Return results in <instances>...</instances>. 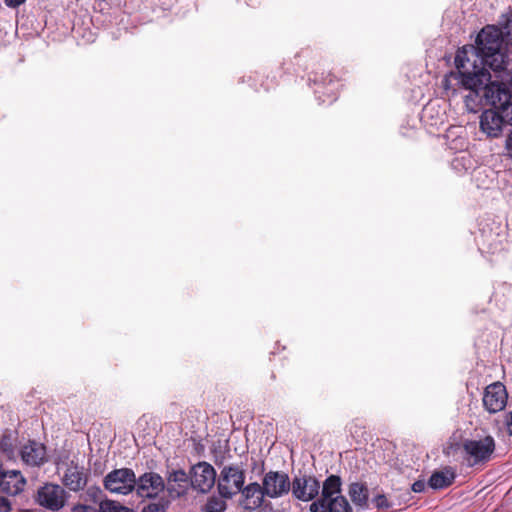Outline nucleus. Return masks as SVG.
<instances>
[{"instance_id":"4468645a","label":"nucleus","mask_w":512,"mask_h":512,"mask_svg":"<svg viewBox=\"0 0 512 512\" xmlns=\"http://www.w3.org/2000/svg\"><path fill=\"white\" fill-rule=\"evenodd\" d=\"M310 512H353L352 506L342 494L324 502H312Z\"/></svg>"},{"instance_id":"f704fd0d","label":"nucleus","mask_w":512,"mask_h":512,"mask_svg":"<svg viewBox=\"0 0 512 512\" xmlns=\"http://www.w3.org/2000/svg\"><path fill=\"white\" fill-rule=\"evenodd\" d=\"M434 109V105L432 103H429L424 107L423 113L424 117H427Z\"/></svg>"},{"instance_id":"473e14b6","label":"nucleus","mask_w":512,"mask_h":512,"mask_svg":"<svg viewBox=\"0 0 512 512\" xmlns=\"http://www.w3.org/2000/svg\"><path fill=\"white\" fill-rule=\"evenodd\" d=\"M26 0H4L5 5L9 8H16L23 4Z\"/></svg>"},{"instance_id":"6ab92c4d","label":"nucleus","mask_w":512,"mask_h":512,"mask_svg":"<svg viewBox=\"0 0 512 512\" xmlns=\"http://www.w3.org/2000/svg\"><path fill=\"white\" fill-rule=\"evenodd\" d=\"M455 479V472L452 468L446 467L443 470L435 471L429 478L428 485L433 489H443L450 486Z\"/></svg>"},{"instance_id":"4be33fe9","label":"nucleus","mask_w":512,"mask_h":512,"mask_svg":"<svg viewBox=\"0 0 512 512\" xmlns=\"http://www.w3.org/2000/svg\"><path fill=\"white\" fill-rule=\"evenodd\" d=\"M100 512H132L131 509L122 506L120 503L113 500H104L99 504Z\"/></svg>"},{"instance_id":"39448f33","label":"nucleus","mask_w":512,"mask_h":512,"mask_svg":"<svg viewBox=\"0 0 512 512\" xmlns=\"http://www.w3.org/2000/svg\"><path fill=\"white\" fill-rule=\"evenodd\" d=\"M504 124L512 126V110L510 112L495 109L485 110L480 116V129L490 138L502 134Z\"/></svg>"},{"instance_id":"72a5a7b5","label":"nucleus","mask_w":512,"mask_h":512,"mask_svg":"<svg viewBox=\"0 0 512 512\" xmlns=\"http://www.w3.org/2000/svg\"><path fill=\"white\" fill-rule=\"evenodd\" d=\"M506 427L510 435H512V411L506 415Z\"/></svg>"},{"instance_id":"20e7f679","label":"nucleus","mask_w":512,"mask_h":512,"mask_svg":"<svg viewBox=\"0 0 512 512\" xmlns=\"http://www.w3.org/2000/svg\"><path fill=\"white\" fill-rule=\"evenodd\" d=\"M245 483V471L237 464L224 465L220 471L217 482L219 495L231 499L240 491Z\"/></svg>"},{"instance_id":"9b49d317","label":"nucleus","mask_w":512,"mask_h":512,"mask_svg":"<svg viewBox=\"0 0 512 512\" xmlns=\"http://www.w3.org/2000/svg\"><path fill=\"white\" fill-rule=\"evenodd\" d=\"M508 394L501 382H495L485 388L483 405L489 413L502 411L507 404Z\"/></svg>"},{"instance_id":"bb28decb","label":"nucleus","mask_w":512,"mask_h":512,"mask_svg":"<svg viewBox=\"0 0 512 512\" xmlns=\"http://www.w3.org/2000/svg\"><path fill=\"white\" fill-rule=\"evenodd\" d=\"M0 447H1L2 451L7 453V455L13 454L12 445L9 443V439L7 437H3L1 439Z\"/></svg>"},{"instance_id":"c756f323","label":"nucleus","mask_w":512,"mask_h":512,"mask_svg":"<svg viewBox=\"0 0 512 512\" xmlns=\"http://www.w3.org/2000/svg\"><path fill=\"white\" fill-rule=\"evenodd\" d=\"M73 512H95V509L89 505L78 504L73 507Z\"/></svg>"},{"instance_id":"dca6fc26","label":"nucleus","mask_w":512,"mask_h":512,"mask_svg":"<svg viewBox=\"0 0 512 512\" xmlns=\"http://www.w3.org/2000/svg\"><path fill=\"white\" fill-rule=\"evenodd\" d=\"M240 492L244 498L242 505L247 510H255L260 507L263 503L264 496H266L263 484L260 485L256 482L250 483L246 487L243 486Z\"/></svg>"},{"instance_id":"423d86ee","label":"nucleus","mask_w":512,"mask_h":512,"mask_svg":"<svg viewBox=\"0 0 512 512\" xmlns=\"http://www.w3.org/2000/svg\"><path fill=\"white\" fill-rule=\"evenodd\" d=\"M135 485V473L129 468L113 470L104 479V487L116 494L127 495L134 490Z\"/></svg>"},{"instance_id":"a211bd4d","label":"nucleus","mask_w":512,"mask_h":512,"mask_svg":"<svg viewBox=\"0 0 512 512\" xmlns=\"http://www.w3.org/2000/svg\"><path fill=\"white\" fill-rule=\"evenodd\" d=\"M342 481L337 475L328 476L322 485L321 496L314 502H324L341 494Z\"/></svg>"},{"instance_id":"aec40b11","label":"nucleus","mask_w":512,"mask_h":512,"mask_svg":"<svg viewBox=\"0 0 512 512\" xmlns=\"http://www.w3.org/2000/svg\"><path fill=\"white\" fill-rule=\"evenodd\" d=\"M348 494L354 503L359 508H366L368 506V488L363 483L354 482L349 485Z\"/></svg>"},{"instance_id":"c85d7f7f","label":"nucleus","mask_w":512,"mask_h":512,"mask_svg":"<svg viewBox=\"0 0 512 512\" xmlns=\"http://www.w3.org/2000/svg\"><path fill=\"white\" fill-rule=\"evenodd\" d=\"M0 512H12L11 502L3 496H0Z\"/></svg>"},{"instance_id":"2eb2a0df","label":"nucleus","mask_w":512,"mask_h":512,"mask_svg":"<svg viewBox=\"0 0 512 512\" xmlns=\"http://www.w3.org/2000/svg\"><path fill=\"white\" fill-rule=\"evenodd\" d=\"M22 460L30 466H40L46 462V448L43 444L30 441L21 449Z\"/></svg>"},{"instance_id":"7c9ffc66","label":"nucleus","mask_w":512,"mask_h":512,"mask_svg":"<svg viewBox=\"0 0 512 512\" xmlns=\"http://www.w3.org/2000/svg\"><path fill=\"white\" fill-rule=\"evenodd\" d=\"M505 150L507 155L512 158V131L507 135L505 141Z\"/></svg>"},{"instance_id":"412c9836","label":"nucleus","mask_w":512,"mask_h":512,"mask_svg":"<svg viewBox=\"0 0 512 512\" xmlns=\"http://www.w3.org/2000/svg\"><path fill=\"white\" fill-rule=\"evenodd\" d=\"M187 483V475L183 470H174L168 476V491L170 493L176 492L177 496L185 489Z\"/></svg>"},{"instance_id":"7ed1b4c3","label":"nucleus","mask_w":512,"mask_h":512,"mask_svg":"<svg viewBox=\"0 0 512 512\" xmlns=\"http://www.w3.org/2000/svg\"><path fill=\"white\" fill-rule=\"evenodd\" d=\"M495 446V440L490 435L479 439H466L462 443L464 460L470 467L485 464L490 461Z\"/></svg>"},{"instance_id":"f3484780","label":"nucleus","mask_w":512,"mask_h":512,"mask_svg":"<svg viewBox=\"0 0 512 512\" xmlns=\"http://www.w3.org/2000/svg\"><path fill=\"white\" fill-rule=\"evenodd\" d=\"M2 476H10L5 477V479H1L0 489L7 492L10 495H17L21 491H23L24 486L26 484L25 478L22 476L20 471L18 470H8L2 473Z\"/></svg>"},{"instance_id":"f03ea898","label":"nucleus","mask_w":512,"mask_h":512,"mask_svg":"<svg viewBox=\"0 0 512 512\" xmlns=\"http://www.w3.org/2000/svg\"><path fill=\"white\" fill-rule=\"evenodd\" d=\"M502 40V32L495 26L488 25L477 35L475 48L459 51L457 55L461 54L464 60L469 58L477 66L501 71L505 68V56L501 52Z\"/></svg>"},{"instance_id":"a878e982","label":"nucleus","mask_w":512,"mask_h":512,"mask_svg":"<svg viewBox=\"0 0 512 512\" xmlns=\"http://www.w3.org/2000/svg\"><path fill=\"white\" fill-rule=\"evenodd\" d=\"M141 512H165V507L160 503H150L145 505Z\"/></svg>"},{"instance_id":"1a4fd4ad","label":"nucleus","mask_w":512,"mask_h":512,"mask_svg":"<svg viewBox=\"0 0 512 512\" xmlns=\"http://www.w3.org/2000/svg\"><path fill=\"white\" fill-rule=\"evenodd\" d=\"M320 482L311 475L295 476L292 481V495L303 502L315 499L320 491Z\"/></svg>"},{"instance_id":"393cba45","label":"nucleus","mask_w":512,"mask_h":512,"mask_svg":"<svg viewBox=\"0 0 512 512\" xmlns=\"http://www.w3.org/2000/svg\"><path fill=\"white\" fill-rule=\"evenodd\" d=\"M502 33L507 38V42L512 45V15L507 19L505 25L503 26Z\"/></svg>"},{"instance_id":"f8f14e48","label":"nucleus","mask_w":512,"mask_h":512,"mask_svg":"<svg viewBox=\"0 0 512 512\" xmlns=\"http://www.w3.org/2000/svg\"><path fill=\"white\" fill-rule=\"evenodd\" d=\"M165 488L162 477L154 472H147L136 479L135 488L141 498H156Z\"/></svg>"},{"instance_id":"9d476101","label":"nucleus","mask_w":512,"mask_h":512,"mask_svg":"<svg viewBox=\"0 0 512 512\" xmlns=\"http://www.w3.org/2000/svg\"><path fill=\"white\" fill-rule=\"evenodd\" d=\"M216 481V471L207 462H199L192 467L191 484L194 489L201 493L209 492Z\"/></svg>"},{"instance_id":"0eeeda50","label":"nucleus","mask_w":512,"mask_h":512,"mask_svg":"<svg viewBox=\"0 0 512 512\" xmlns=\"http://www.w3.org/2000/svg\"><path fill=\"white\" fill-rule=\"evenodd\" d=\"M66 491L57 484H45L36 495V503L50 511H59L66 503Z\"/></svg>"},{"instance_id":"f257e3e1","label":"nucleus","mask_w":512,"mask_h":512,"mask_svg":"<svg viewBox=\"0 0 512 512\" xmlns=\"http://www.w3.org/2000/svg\"><path fill=\"white\" fill-rule=\"evenodd\" d=\"M455 64L457 72L451 75L469 91L465 96V104L470 111L476 112L483 105H489L499 111L506 108L507 112L512 110L509 89L503 84L490 82L491 75L488 69L477 66L469 58L464 60L461 54L456 55Z\"/></svg>"},{"instance_id":"cd10ccee","label":"nucleus","mask_w":512,"mask_h":512,"mask_svg":"<svg viewBox=\"0 0 512 512\" xmlns=\"http://www.w3.org/2000/svg\"><path fill=\"white\" fill-rule=\"evenodd\" d=\"M321 88H322V87L319 85V86L317 87V89L315 90V94L317 95V98H318V100H319V103H326V102H328V103H332L333 101H335V100H336V95H335L334 93H330V94L328 95V101H326L325 99H321V96L319 95V94H321V93H322Z\"/></svg>"},{"instance_id":"6e6552de","label":"nucleus","mask_w":512,"mask_h":512,"mask_svg":"<svg viewBox=\"0 0 512 512\" xmlns=\"http://www.w3.org/2000/svg\"><path fill=\"white\" fill-rule=\"evenodd\" d=\"M264 493L269 498H280L292 492V482L288 474L282 471H269L262 480Z\"/></svg>"},{"instance_id":"ddd939ff","label":"nucleus","mask_w":512,"mask_h":512,"mask_svg":"<svg viewBox=\"0 0 512 512\" xmlns=\"http://www.w3.org/2000/svg\"><path fill=\"white\" fill-rule=\"evenodd\" d=\"M63 484L71 491L83 490L87 483V475L84 467L71 462L63 475Z\"/></svg>"},{"instance_id":"5701e85b","label":"nucleus","mask_w":512,"mask_h":512,"mask_svg":"<svg viewBox=\"0 0 512 512\" xmlns=\"http://www.w3.org/2000/svg\"><path fill=\"white\" fill-rule=\"evenodd\" d=\"M226 509V503L222 499L212 496L207 500L204 507V512H224Z\"/></svg>"},{"instance_id":"b1692460","label":"nucleus","mask_w":512,"mask_h":512,"mask_svg":"<svg viewBox=\"0 0 512 512\" xmlns=\"http://www.w3.org/2000/svg\"><path fill=\"white\" fill-rule=\"evenodd\" d=\"M372 503L379 510H388L393 507V503L390 502L384 494H378L372 499Z\"/></svg>"},{"instance_id":"2f4dec72","label":"nucleus","mask_w":512,"mask_h":512,"mask_svg":"<svg viewBox=\"0 0 512 512\" xmlns=\"http://www.w3.org/2000/svg\"><path fill=\"white\" fill-rule=\"evenodd\" d=\"M425 487H426V483L421 480L415 481L412 484V490L416 493L423 492L425 490Z\"/></svg>"}]
</instances>
